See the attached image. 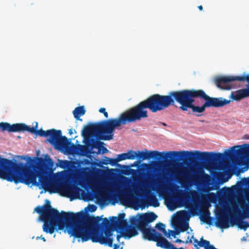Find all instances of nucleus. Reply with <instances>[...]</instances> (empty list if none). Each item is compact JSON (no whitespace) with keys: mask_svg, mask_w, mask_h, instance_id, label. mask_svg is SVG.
<instances>
[{"mask_svg":"<svg viewBox=\"0 0 249 249\" xmlns=\"http://www.w3.org/2000/svg\"><path fill=\"white\" fill-rule=\"evenodd\" d=\"M123 231V235L124 237H127L130 238L133 236H135L138 234V232L136 229L135 227H128L124 230H121Z\"/></svg>","mask_w":249,"mask_h":249,"instance_id":"nucleus-16","label":"nucleus"},{"mask_svg":"<svg viewBox=\"0 0 249 249\" xmlns=\"http://www.w3.org/2000/svg\"><path fill=\"white\" fill-rule=\"evenodd\" d=\"M79 147H80L81 148H84V146H83L82 145H79Z\"/></svg>","mask_w":249,"mask_h":249,"instance_id":"nucleus-46","label":"nucleus"},{"mask_svg":"<svg viewBox=\"0 0 249 249\" xmlns=\"http://www.w3.org/2000/svg\"><path fill=\"white\" fill-rule=\"evenodd\" d=\"M130 223L132 225L135 226L138 229V226L140 224V217L139 218H137L135 216H132L130 218Z\"/></svg>","mask_w":249,"mask_h":249,"instance_id":"nucleus-26","label":"nucleus"},{"mask_svg":"<svg viewBox=\"0 0 249 249\" xmlns=\"http://www.w3.org/2000/svg\"><path fill=\"white\" fill-rule=\"evenodd\" d=\"M126 156H126V154H125V153H122V154L118 155L117 158L118 161L119 162V161L123 160H127Z\"/></svg>","mask_w":249,"mask_h":249,"instance_id":"nucleus-35","label":"nucleus"},{"mask_svg":"<svg viewBox=\"0 0 249 249\" xmlns=\"http://www.w3.org/2000/svg\"><path fill=\"white\" fill-rule=\"evenodd\" d=\"M162 249H184L182 247H180L179 248H177L175 247V246L169 242L167 240H166L165 243L163 247H162Z\"/></svg>","mask_w":249,"mask_h":249,"instance_id":"nucleus-21","label":"nucleus"},{"mask_svg":"<svg viewBox=\"0 0 249 249\" xmlns=\"http://www.w3.org/2000/svg\"><path fill=\"white\" fill-rule=\"evenodd\" d=\"M33 171L36 174V178L38 177L39 182L45 191H49L50 193L54 192L53 191L54 188V183L47 176L43 174L37 175L36 172Z\"/></svg>","mask_w":249,"mask_h":249,"instance_id":"nucleus-11","label":"nucleus"},{"mask_svg":"<svg viewBox=\"0 0 249 249\" xmlns=\"http://www.w3.org/2000/svg\"><path fill=\"white\" fill-rule=\"evenodd\" d=\"M39 136L42 137H48L47 141L54 145L58 149H67L71 143L66 136H62L60 130L51 129L46 131L39 130Z\"/></svg>","mask_w":249,"mask_h":249,"instance_id":"nucleus-5","label":"nucleus"},{"mask_svg":"<svg viewBox=\"0 0 249 249\" xmlns=\"http://www.w3.org/2000/svg\"><path fill=\"white\" fill-rule=\"evenodd\" d=\"M213 190V188H210V189H209V190Z\"/></svg>","mask_w":249,"mask_h":249,"instance_id":"nucleus-49","label":"nucleus"},{"mask_svg":"<svg viewBox=\"0 0 249 249\" xmlns=\"http://www.w3.org/2000/svg\"><path fill=\"white\" fill-rule=\"evenodd\" d=\"M125 214L121 213L118 217H110V220L111 225L114 229H119L121 230H126L128 227V224L127 220L124 219Z\"/></svg>","mask_w":249,"mask_h":249,"instance_id":"nucleus-10","label":"nucleus"},{"mask_svg":"<svg viewBox=\"0 0 249 249\" xmlns=\"http://www.w3.org/2000/svg\"><path fill=\"white\" fill-rule=\"evenodd\" d=\"M89 211L90 212H94L97 209V207L94 205H89L88 206Z\"/></svg>","mask_w":249,"mask_h":249,"instance_id":"nucleus-38","label":"nucleus"},{"mask_svg":"<svg viewBox=\"0 0 249 249\" xmlns=\"http://www.w3.org/2000/svg\"><path fill=\"white\" fill-rule=\"evenodd\" d=\"M151 201L152 202V205L155 207H157L159 206L160 203L158 200V199L155 196H153L151 198Z\"/></svg>","mask_w":249,"mask_h":249,"instance_id":"nucleus-31","label":"nucleus"},{"mask_svg":"<svg viewBox=\"0 0 249 249\" xmlns=\"http://www.w3.org/2000/svg\"><path fill=\"white\" fill-rule=\"evenodd\" d=\"M197 98L201 99V89H193L172 91L167 95L153 94L121 113L117 118L104 120L85 126L81 134L85 139H89V145L92 149L98 148L99 153L102 151L104 154L107 152L108 150L103 145V143L95 139L90 138L91 137L96 136L102 140H111L113 138V133L116 127L147 118V108L152 112L155 113L175 106L176 102L180 105L179 108L182 111H188L191 109L194 115L201 116V106L195 104V99Z\"/></svg>","mask_w":249,"mask_h":249,"instance_id":"nucleus-1","label":"nucleus"},{"mask_svg":"<svg viewBox=\"0 0 249 249\" xmlns=\"http://www.w3.org/2000/svg\"><path fill=\"white\" fill-rule=\"evenodd\" d=\"M72 186L67 182H65L63 185V189L64 191L69 194L72 193Z\"/></svg>","mask_w":249,"mask_h":249,"instance_id":"nucleus-22","label":"nucleus"},{"mask_svg":"<svg viewBox=\"0 0 249 249\" xmlns=\"http://www.w3.org/2000/svg\"><path fill=\"white\" fill-rule=\"evenodd\" d=\"M105 159L104 160V162H109V159H110L109 158L105 157Z\"/></svg>","mask_w":249,"mask_h":249,"instance_id":"nucleus-40","label":"nucleus"},{"mask_svg":"<svg viewBox=\"0 0 249 249\" xmlns=\"http://www.w3.org/2000/svg\"><path fill=\"white\" fill-rule=\"evenodd\" d=\"M72 130H71V129H70V130H69V133H70V134H72Z\"/></svg>","mask_w":249,"mask_h":249,"instance_id":"nucleus-45","label":"nucleus"},{"mask_svg":"<svg viewBox=\"0 0 249 249\" xmlns=\"http://www.w3.org/2000/svg\"><path fill=\"white\" fill-rule=\"evenodd\" d=\"M125 154H126L127 160H134L136 158V151H133L132 150L128 151V152L126 153Z\"/></svg>","mask_w":249,"mask_h":249,"instance_id":"nucleus-27","label":"nucleus"},{"mask_svg":"<svg viewBox=\"0 0 249 249\" xmlns=\"http://www.w3.org/2000/svg\"><path fill=\"white\" fill-rule=\"evenodd\" d=\"M193 238V244L196 249H199V247H204V249H217L213 245H211L209 241L203 239V237L201 238L200 241H198L196 238Z\"/></svg>","mask_w":249,"mask_h":249,"instance_id":"nucleus-13","label":"nucleus"},{"mask_svg":"<svg viewBox=\"0 0 249 249\" xmlns=\"http://www.w3.org/2000/svg\"><path fill=\"white\" fill-rule=\"evenodd\" d=\"M38 163L39 165L43 166L46 169H50L53 166V160L50 158L48 155H46L45 158H39L38 159Z\"/></svg>","mask_w":249,"mask_h":249,"instance_id":"nucleus-14","label":"nucleus"},{"mask_svg":"<svg viewBox=\"0 0 249 249\" xmlns=\"http://www.w3.org/2000/svg\"><path fill=\"white\" fill-rule=\"evenodd\" d=\"M38 124L36 123L35 127H30L25 124H10L9 123L6 122L0 123V129L3 132L7 131L9 132H15L21 131H27L32 134H36L39 136V130H37Z\"/></svg>","mask_w":249,"mask_h":249,"instance_id":"nucleus-7","label":"nucleus"},{"mask_svg":"<svg viewBox=\"0 0 249 249\" xmlns=\"http://www.w3.org/2000/svg\"><path fill=\"white\" fill-rule=\"evenodd\" d=\"M189 228V224L188 223L183 222L180 223L178 226V231L180 232H184L188 230Z\"/></svg>","mask_w":249,"mask_h":249,"instance_id":"nucleus-23","label":"nucleus"},{"mask_svg":"<svg viewBox=\"0 0 249 249\" xmlns=\"http://www.w3.org/2000/svg\"><path fill=\"white\" fill-rule=\"evenodd\" d=\"M138 230L141 231L142 233L144 239L148 241H152L156 242L157 247L162 248L167 239L162 236V234L159 233L154 229L150 228H140L138 226Z\"/></svg>","mask_w":249,"mask_h":249,"instance_id":"nucleus-8","label":"nucleus"},{"mask_svg":"<svg viewBox=\"0 0 249 249\" xmlns=\"http://www.w3.org/2000/svg\"><path fill=\"white\" fill-rule=\"evenodd\" d=\"M243 80V77L240 76H223L216 77L214 82L216 86L223 89H231L233 88L231 83Z\"/></svg>","mask_w":249,"mask_h":249,"instance_id":"nucleus-9","label":"nucleus"},{"mask_svg":"<svg viewBox=\"0 0 249 249\" xmlns=\"http://www.w3.org/2000/svg\"><path fill=\"white\" fill-rule=\"evenodd\" d=\"M158 216L154 213H146L140 215V228L146 227L148 224L155 220Z\"/></svg>","mask_w":249,"mask_h":249,"instance_id":"nucleus-12","label":"nucleus"},{"mask_svg":"<svg viewBox=\"0 0 249 249\" xmlns=\"http://www.w3.org/2000/svg\"><path fill=\"white\" fill-rule=\"evenodd\" d=\"M41 239L43 241H44V242H46V239L44 237H42V236L41 237Z\"/></svg>","mask_w":249,"mask_h":249,"instance_id":"nucleus-43","label":"nucleus"},{"mask_svg":"<svg viewBox=\"0 0 249 249\" xmlns=\"http://www.w3.org/2000/svg\"><path fill=\"white\" fill-rule=\"evenodd\" d=\"M198 8L199 10L202 11L203 10V6L202 5H199L198 6Z\"/></svg>","mask_w":249,"mask_h":249,"instance_id":"nucleus-41","label":"nucleus"},{"mask_svg":"<svg viewBox=\"0 0 249 249\" xmlns=\"http://www.w3.org/2000/svg\"><path fill=\"white\" fill-rule=\"evenodd\" d=\"M209 211H207L201 217V220L206 222L207 224H211L212 218L210 216Z\"/></svg>","mask_w":249,"mask_h":249,"instance_id":"nucleus-20","label":"nucleus"},{"mask_svg":"<svg viewBox=\"0 0 249 249\" xmlns=\"http://www.w3.org/2000/svg\"><path fill=\"white\" fill-rule=\"evenodd\" d=\"M42 206L35 209L40 214V220L44 222L42 228L45 232L53 234L55 230H62L66 227V232L74 238L81 239L82 242L91 240L92 242L113 246V238L105 237L103 231L93 228L98 226L101 220L99 216H88L83 212L76 213L59 211L52 207L49 200Z\"/></svg>","mask_w":249,"mask_h":249,"instance_id":"nucleus-2","label":"nucleus"},{"mask_svg":"<svg viewBox=\"0 0 249 249\" xmlns=\"http://www.w3.org/2000/svg\"><path fill=\"white\" fill-rule=\"evenodd\" d=\"M41 236L40 237L38 236V237H37L36 239H41Z\"/></svg>","mask_w":249,"mask_h":249,"instance_id":"nucleus-47","label":"nucleus"},{"mask_svg":"<svg viewBox=\"0 0 249 249\" xmlns=\"http://www.w3.org/2000/svg\"><path fill=\"white\" fill-rule=\"evenodd\" d=\"M86 110L84 106H80L76 107L73 111V114L74 118L76 120H79L82 121L81 119H80V117L85 114Z\"/></svg>","mask_w":249,"mask_h":249,"instance_id":"nucleus-18","label":"nucleus"},{"mask_svg":"<svg viewBox=\"0 0 249 249\" xmlns=\"http://www.w3.org/2000/svg\"><path fill=\"white\" fill-rule=\"evenodd\" d=\"M179 233V231H178V230L177 229L176 231H172V230H169L168 233H167L166 232V235L167 237H170V236L171 235L172 236L175 237V235L176 234H178Z\"/></svg>","mask_w":249,"mask_h":249,"instance_id":"nucleus-30","label":"nucleus"},{"mask_svg":"<svg viewBox=\"0 0 249 249\" xmlns=\"http://www.w3.org/2000/svg\"><path fill=\"white\" fill-rule=\"evenodd\" d=\"M111 223V221L110 222L107 218H105L102 219V222L101 224H100V222H99V226H91V227L93 228H94L95 229H97L100 231H103L107 229L108 228V227Z\"/></svg>","mask_w":249,"mask_h":249,"instance_id":"nucleus-17","label":"nucleus"},{"mask_svg":"<svg viewBox=\"0 0 249 249\" xmlns=\"http://www.w3.org/2000/svg\"><path fill=\"white\" fill-rule=\"evenodd\" d=\"M200 176L202 178H209V176L208 174H206L203 170H200L199 171V174L196 175V176L198 177Z\"/></svg>","mask_w":249,"mask_h":249,"instance_id":"nucleus-36","label":"nucleus"},{"mask_svg":"<svg viewBox=\"0 0 249 249\" xmlns=\"http://www.w3.org/2000/svg\"><path fill=\"white\" fill-rule=\"evenodd\" d=\"M119 247V245H118L117 244H115L114 245V248L113 249H117V248H118Z\"/></svg>","mask_w":249,"mask_h":249,"instance_id":"nucleus-42","label":"nucleus"},{"mask_svg":"<svg viewBox=\"0 0 249 249\" xmlns=\"http://www.w3.org/2000/svg\"><path fill=\"white\" fill-rule=\"evenodd\" d=\"M123 236V232L121 234L117 235L116 238H117V240H118V242H119L120 238H121V237Z\"/></svg>","mask_w":249,"mask_h":249,"instance_id":"nucleus-39","label":"nucleus"},{"mask_svg":"<svg viewBox=\"0 0 249 249\" xmlns=\"http://www.w3.org/2000/svg\"><path fill=\"white\" fill-rule=\"evenodd\" d=\"M99 111L101 113H103L104 115V116L107 118L108 117V113L106 111V108L104 107H101L99 109Z\"/></svg>","mask_w":249,"mask_h":249,"instance_id":"nucleus-37","label":"nucleus"},{"mask_svg":"<svg viewBox=\"0 0 249 249\" xmlns=\"http://www.w3.org/2000/svg\"><path fill=\"white\" fill-rule=\"evenodd\" d=\"M177 188H178V186L173 183L167 185H160L158 188L157 192L160 196L164 197L166 205L169 208H175L176 201L180 198L178 193H174Z\"/></svg>","mask_w":249,"mask_h":249,"instance_id":"nucleus-6","label":"nucleus"},{"mask_svg":"<svg viewBox=\"0 0 249 249\" xmlns=\"http://www.w3.org/2000/svg\"><path fill=\"white\" fill-rule=\"evenodd\" d=\"M140 161L151 158L159 159H189L198 160L202 161V164L206 169L210 170L215 168L218 163L221 162L226 158L233 159L238 158V145L231 147L224 154L213 152H200L198 151H168L160 152L158 151H136V158Z\"/></svg>","mask_w":249,"mask_h":249,"instance_id":"nucleus-3","label":"nucleus"},{"mask_svg":"<svg viewBox=\"0 0 249 249\" xmlns=\"http://www.w3.org/2000/svg\"><path fill=\"white\" fill-rule=\"evenodd\" d=\"M239 202L243 211V217L245 218H249V204H245L244 201H239Z\"/></svg>","mask_w":249,"mask_h":249,"instance_id":"nucleus-19","label":"nucleus"},{"mask_svg":"<svg viewBox=\"0 0 249 249\" xmlns=\"http://www.w3.org/2000/svg\"><path fill=\"white\" fill-rule=\"evenodd\" d=\"M155 228H157L158 230L161 231L164 234V235H166L165 225L164 224L159 222L156 225Z\"/></svg>","mask_w":249,"mask_h":249,"instance_id":"nucleus-25","label":"nucleus"},{"mask_svg":"<svg viewBox=\"0 0 249 249\" xmlns=\"http://www.w3.org/2000/svg\"><path fill=\"white\" fill-rule=\"evenodd\" d=\"M163 125H166V124L165 123H163Z\"/></svg>","mask_w":249,"mask_h":249,"instance_id":"nucleus-48","label":"nucleus"},{"mask_svg":"<svg viewBox=\"0 0 249 249\" xmlns=\"http://www.w3.org/2000/svg\"><path fill=\"white\" fill-rule=\"evenodd\" d=\"M240 183L242 184V185L246 186L248 187H249V177L246 178H243L241 179Z\"/></svg>","mask_w":249,"mask_h":249,"instance_id":"nucleus-32","label":"nucleus"},{"mask_svg":"<svg viewBox=\"0 0 249 249\" xmlns=\"http://www.w3.org/2000/svg\"><path fill=\"white\" fill-rule=\"evenodd\" d=\"M193 235H192L191 237H190L189 236L188 237V239H189V241L188 240H186V241H183L182 240H181V239H177L175 242V243H185L186 244H187L188 243H192V239H193Z\"/></svg>","mask_w":249,"mask_h":249,"instance_id":"nucleus-33","label":"nucleus"},{"mask_svg":"<svg viewBox=\"0 0 249 249\" xmlns=\"http://www.w3.org/2000/svg\"><path fill=\"white\" fill-rule=\"evenodd\" d=\"M215 225L217 227L221 228H228L229 227L228 217L224 215H220L217 217Z\"/></svg>","mask_w":249,"mask_h":249,"instance_id":"nucleus-15","label":"nucleus"},{"mask_svg":"<svg viewBox=\"0 0 249 249\" xmlns=\"http://www.w3.org/2000/svg\"><path fill=\"white\" fill-rule=\"evenodd\" d=\"M70 164V161L68 160H62L60 164V167L62 169L68 168Z\"/></svg>","mask_w":249,"mask_h":249,"instance_id":"nucleus-29","label":"nucleus"},{"mask_svg":"<svg viewBox=\"0 0 249 249\" xmlns=\"http://www.w3.org/2000/svg\"><path fill=\"white\" fill-rule=\"evenodd\" d=\"M237 225L238 228L245 231L249 227V223L245 221H241L237 223Z\"/></svg>","mask_w":249,"mask_h":249,"instance_id":"nucleus-24","label":"nucleus"},{"mask_svg":"<svg viewBox=\"0 0 249 249\" xmlns=\"http://www.w3.org/2000/svg\"><path fill=\"white\" fill-rule=\"evenodd\" d=\"M109 162H103V163L106 165L109 164L112 166H115L119 162L117 158L116 159H109Z\"/></svg>","mask_w":249,"mask_h":249,"instance_id":"nucleus-28","label":"nucleus"},{"mask_svg":"<svg viewBox=\"0 0 249 249\" xmlns=\"http://www.w3.org/2000/svg\"><path fill=\"white\" fill-rule=\"evenodd\" d=\"M114 230L109 229L107 228L104 231V234H105V237H110L112 235V231Z\"/></svg>","mask_w":249,"mask_h":249,"instance_id":"nucleus-34","label":"nucleus"},{"mask_svg":"<svg viewBox=\"0 0 249 249\" xmlns=\"http://www.w3.org/2000/svg\"><path fill=\"white\" fill-rule=\"evenodd\" d=\"M0 177L29 185H36V175L28 166L17 163L0 156Z\"/></svg>","mask_w":249,"mask_h":249,"instance_id":"nucleus-4","label":"nucleus"},{"mask_svg":"<svg viewBox=\"0 0 249 249\" xmlns=\"http://www.w3.org/2000/svg\"><path fill=\"white\" fill-rule=\"evenodd\" d=\"M241 240H242V241H245V240H246V237H243L241 239Z\"/></svg>","mask_w":249,"mask_h":249,"instance_id":"nucleus-44","label":"nucleus"}]
</instances>
